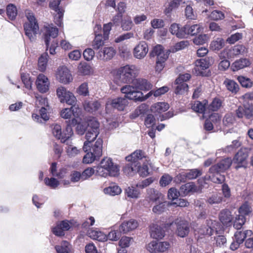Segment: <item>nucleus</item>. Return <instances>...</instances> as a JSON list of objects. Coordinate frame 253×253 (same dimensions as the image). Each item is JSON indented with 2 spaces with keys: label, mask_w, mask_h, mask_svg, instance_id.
Returning a JSON list of instances; mask_svg holds the SVG:
<instances>
[{
  "label": "nucleus",
  "mask_w": 253,
  "mask_h": 253,
  "mask_svg": "<svg viewBox=\"0 0 253 253\" xmlns=\"http://www.w3.org/2000/svg\"><path fill=\"white\" fill-rule=\"evenodd\" d=\"M104 44V41L102 40V35H97L93 42L92 46L94 49H100Z\"/></svg>",
  "instance_id": "nucleus-56"
},
{
  "label": "nucleus",
  "mask_w": 253,
  "mask_h": 253,
  "mask_svg": "<svg viewBox=\"0 0 253 253\" xmlns=\"http://www.w3.org/2000/svg\"><path fill=\"white\" fill-rule=\"evenodd\" d=\"M246 51V48L243 45H237L234 46L233 48L228 49L224 50V51L221 53L220 57H227V58H233L234 56L238 55L244 53Z\"/></svg>",
  "instance_id": "nucleus-15"
},
{
  "label": "nucleus",
  "mask_w": 253,
  "mask_h": 253,
  "mask_svg": "<svg viewBox=\"0 0 253 253\" xmlns=\"http://www.w3.org/2000/svg\"><path fill=\"white\" fill-rule=\"evenodd\" d=\"M250 63L246 58H241L235 61L232 65V68L234 71H238L249 66Z\"/></svg>",
  "instance_id": "nucleus-35"
},
{
  "label": "nucleus",
  "mask_w": 253,
  "mask_h": 253,
  "mask_svg": "<svg viewBox=\"0 0 253 253\" xmlns=\"http://www.w3.org/2000/svg\"><path fill=\"white\" fill-rule=\"evenodd\" d=\"M99 133V123L94 118H90L87 121V127L85 138L86 141L84 142L83 150L85 152L88 151L90 147V143L95 140Z\"/></svg>",
  "instance_id": "nucleus-4"
},
{
  "label": "nucleus",
  "mask_w": 253,
  "mask_h": 253,
  "mask_svg": "<svg viewBox=\"0 0 253 253\" xmlns=\"http://www.w3.org/2000/svg\"><path fill=\"white\" fill-rule=\"evenodd\" d=\"M168 58L157 59L156 62V71L161 72L165 66V62Z\"/></svg>",
  "instance_id": "nucleus-61"
},
{
  "label": "nucleus",
  "mask_w": 253,
  "mask_h": 253,
  "mask_svg": "<svg viewBox=\"0 0 253 253\" xmlns=\"http://www.w3.org/2000/svg\"><path fill=\"white\" fill-rule=\"evenodd\" d=\"M176 226V234L180 237H185L189 232V226L188 223L185 220L177 218L174 221Z\"/></svg>",
  "instance_id": "nucleus-13"
},
{
  "label": "nucleus",
  "mask_w": 253,
  "mask_h": 253,
  "mask_svg": "<svg viewBox=\"0 0 253 253\" xmlns=\"http://www.w3.org/2000/svg\"><path fill=\"white\" fill-rule=\"evenodd\" d=\"M124 172L128 176H131L137 172V165L130 162L124 168Z\"/></svg>",
  "instance_id": "nucleus-44"
},
{
  "label": "nucleus",
  "mask_w": 253,
  "mask_h": 253,
  "mask_svg": "<svg viewBox=\"0 0 253 253\" xmlns=\"http://www.w3.org/2000/svg\"><path fill=\"white\" fill-rule=\"evenodd\" d=\"M223 201V198L221 194L218 193H213L210 196L207 200V202L211 205L218 204Z\"/></svg>",
  "instance_id": "nucleus-41"
},
{
  "label": "nucleus",
  "mask_w": 253,
  "mask_h": 253,
  "mask_svg": "<svg viewBox=\"0 0 253 253\" xmlns=\"http://www.w3.org/2000/svg\"><path fill=\"white\" fill-rule=\"evenodd\" d=\"M186 36L188 35H194L200 33L202 28L199 24H195L190 25L186 24L185 25Z\"/></svg>",
  "instance_id": "nucleus-38"
},
{
  "label": "nucleus",
  "mask_w": 253,
  "mask_h": 253,
  "mask_svg": "<svg viewBox=\"0 0 253 253\" xmlns=\"http://www.w3.org/2000/svg\"><path fill=\"white\" fill-rule=\"evenodd\" d=\"M195 70L197 75H201L203 74L202 70L207 69L209 67L210 62L206 58H202L197 60L195 62Z\"/></svg>",
  "instance_id": "nucleus-22"
},
{
  "label": "nucleus",
  "mask_w": 253,
  "mask_h": 253,
  "mask_svg": "<svg viewBox=\"0 0 253 253\" xmlns=\"http://www.w3.org/2000/svg\"><path fill=\"white\" fill-rule=\"evenodd\" d=\"M172 177L168 173L164 174L160 180V184L164 187L168 185L172 181Z\"/></svg>",
  "instance_id": "nucleus-60"
},
{
  "label": "nucleus",
  "mask_w": 253,
  "mask_h": 253,
  "mask_svg": "<svg viewBox=\"0 0 253 253\" xmlns=\"http://www.w3.org/2000/svg\"><path fill=\"white\" fill-rule=\"evenodd\" d=\"M95 170L96 175L104 177L108 175L116 176L119 174L118 166L114 164L110 158H105L102 160L100 165L96 167Z\"/></svg>",
  "instance_id": "nucleus-2"
},
{
  "label": "nucleus",
  "mask_w": 253,
  "mask_h": 253,
  "mask_svg": "<svg viewBox=\"0 0 253 253\" xmlns=\"http://www.w3.org/2000/svg\"><path fill=\"white\" fill-rule=\"evenodd\" d=\"M48 54L45 52L42 54L39 58L38 60V68L41 72L45 70L47 66Z\"/></svg>",
  "instance_id": "nucleus-42"
},
{
  "label": "nucleus",
  "mask_w": 253,
  "mask_h": 253,
  "mask_svg": "<svg viewBox=\"0 0 253 253\" xmlns=\"http://www.w3.org/2000/svg\"><path fill=\"white\" fill-rule=\"evenodd\" d=\"M169 31L172 35H175L178 38L182 39L186 37L185 26L180 27L179 24L173 23L170 26Z\"/></svg>",
  "instance_id": "nucleus-23"
},
{
  "label": "nucleus",
  "mask_w": 253,
  "mask_h": 253,
  "mask_svg": "<svg viewBox=\"0 0 253 253\" xmlns=\"http://www.w3.org/2000/svg\"><path fill=\"white\" fill-rule=\"evenodd\" d=\"M116 51L112 47H106L100 49L97 52L96 56L100 59L107 61L111 59L115 55Z\"/></svg>",
  "instance_id": "nucleus-17"
},
{
  "label": "nucleus",
  "mask_w": 253,
  "mask_h": 253,
  "mask_svg": "<svg viewBox=\"0 0 253 253\" xmlns=\"http://www.w3.org/2000/svg\"><path fill=\"white\" fill-rule=\"evenodd\" d=\"M44 181L46 185L53 189H56L60 184L59 181L53 177H46Z\"/></svg>",
  "instance_id": "nucleus-50"
},
{
  "label": "nucleus",
  "mask_w": 253,
  "mask_h": 253,
  "mask_svg": "<svg viewBox=\"0 0 253 253\" xmlns=\"http://www.w3.org/2000/svg\"><path fill=\"white\" fill-rule=\"evenodd\" d=\"M219 218L222 224L226 226L231 222L233 218L231 212L227 209H224L220 211Z\"/></svg>",
  "instance_id": "nucleus-26"
},
{
  "label": "nucleus",
  "mask_w": 253,
  "mask_h": 253,
  "mask_svg": "<svg viewBox=\"0 0 253 253\" xmlns=\"http://www.w3.org/2000/svg\"><path fill=\"white\" fill-rule=\"evenodd\" d=\"M169 91V87L167 86H164L163 87H160L157 89L154 90H152L150 92H149L145 96L144 95V98H145V100L150 97L151 96L153 95L155 97L160 96L165 93Z\"/></svg>",
  "instance_id": "nucleus-33"
},
{
  "label": "nucleus",
  "mask_w": 253,
  "mask_h": 253,
  "mask_svg": "<svg viewBox=\"0 0 253 253\" xmlns=\"http://www.w3.org/2000/svg\"><path fill=\"white\" fill-rule=\"evenodd\" d=\"M71 143L70 139H69L68 144H67L68 146L66 148V153L69 157H75L80 153L81 150L71 145Z\"/></svg>",
  "instance_id": "nucleus-45"
},
{
  "label": "nucleus",
  "mask_w": 253,
  "mask_h": 253,
  "mask_svg": "<svg viewBox=\"0 0 253 253\" xmlns=\"http://www.w3.org/2000/svg\"><path fill=\"white\" fill-rule=\"evenodd\" d=\"M121 189L117 185H112L104 189V192L111 196H115L121 193Z\"/></svg>",
  "instance_id": "nucleus-47"
},
{
  "label": "nucleus",
  "mask_w": 253,
  "mask_h": 253,
  "mask_svg": "<svg viewBox=\"0 0 253 253\" xmlns=\"http://www.w3.org/2000/svg\"><path fill=\"white\" fill-rule=\"evenodd\" d=\"M219 227L220 224L218 221L212 219L207 220L206 225L200 229L199 233L201 234L211 236L214 231L217 232Z\"/></svg>",
  "instance_id": "nucleus-11"
},
{
  "label": "nucleus",
  "mask_w": 253,
  "mask_h": 253,
  "mask_svg": "<svg viewBox=\"0 0 253 253\" xmlns=\"http://www.w3.org/2000/svg\"><path fill=\"white\" fill-rule=\"evenodd\" d=\"M89 237L93 240L100 242H105L107 240V235L101 231L95 230H91L88 231Z\"/></svg>",
  "instance_id": "nucleus-29"
},
{
  "label": "nucleus",
  "mask_w": 253,
  "mask_h": 253,
  "mask_svg": "<svg viewBox=\"0 0 253 253\" xmlns=\"http://www.w3.org/2000/svg\"><path fill=\"white\" fill-rule=\"evenodd\" d=\"M239 214L238 215H242V216L246 217V216L249 215L251 213V207L247 203H245L239 209Z\"/></svg>",
  "instance_id": "nucleus-48"
},
{
  "label": "nucleus",
  "mask_w": 253,
  "mask_h": 253,
  "mask_svg": "<svg viewBox=\"0 0 253 253\" xmlns=\"http://www.w3.org/2000/svg\"><path fill=\"white\" fill-rule=\"evenodd\" d=\"M152 56H157V59L168 58L169 54L167 52H165L161 45H157L153 48L151 53Z\"/></svg>",
  "instance_id": "nucleus-31"
},
{
  "label": "nucleus",
  "mask_w": 253,
  "mask_h": 253,
  "mask_svg": "<svg viewBox=\"0 0 253 253\" xmlns=\"http://www.w3.org/2000/svg\"><path fill=\"white\" fill-rule=\"evenodd\" d=\"M118 73L124 83L132 84L138 74V70L134 65H126L120 68Z\"/></svg>",
  "instance_id": "nucleus-7"
},
{
  "label": "nucleus",
  "mask_w": 253,
  "mask_h": 253,
  "mask_svg": "<svg viewBox=\"0 0 253 253\" xmlns=\"http://www.w3.org/2000/svg\"><path fill=\"white\" fill-rule=\"evenodd\" d=\"M68 90L63 86H60L56 89V94L61 102L63 103Z\"/></svg>",
  "instance_id": "nucleus-58"
},
{
  "label": "nucleus",
  "mask_w": 253,
  "mask_h": 253,
  "mask_svg": "<svg viewBox=\"0 0 253 253\" xmlns=\"http://www.w3.org/2000/svg\"><path fill=\"white\" fill-rule=\"evenodd\" d=\"M6 13L10 20L15 19L17 15L16 7L13 4H9L6 7Z\"/></svg>",
  "instance_id": "nucleus-46"
},
{
  "label": "nucleus",
  "mask_w": 253,
  "mask_h": 253,
  "mask_svg": "<svg viewBox=\"0 0 253 253\" xmlns=\"http://www.w3.org/2000/svg\"><path fill=\"white\" fill-rule=\"evenodd\" d=\"M140 194V191L134 186H129L125 189V195L128 198L137 199L139 197Z\"/></svg>",
  "instance_id": "nucleus-39"
},
{
  "label": "nucleus",
  "mask_w": 253,
  "mask_h": 253,
  "mask_svg": "<svg viewBox=\"0 0 253 253\" xmlns=\"http://www.w3.org/2000/svg\"><path fill=\"white\" fill-rule=\"evenodd\" d=\"M57 253H72L71 245L66 241H62L59 245L55 247Z\"/></svg>",
  "instance_id": "nucleus-30"
},
{
  "label": "nucleus",
  "mask_w": 253,
  "mask_h": 253,
  "mask_svg": "<svg viewBox=\"0 0 253 253\" xmlns=\"http://www.w3.org/2000/svg\"><path fill=\"white\" fill-rule=\"evenodd\" d=\"M177 86L175 89V93L177 94H182L186 92L188 88V84L186 83L179 82L176 83Z\"/></svg>",
  "instance_id": "nucleus-51"
},
{
  "label": "nucleus",
  "mask_w": 253,
  "mask_h": 253,
  "mask_svg": "<svg viewBox=\"0 0 253 253\" xmlns=\"http://www.w3.org/2000/svg\"><path fill=\"white\" fill-rule=\"evenodd\" d=\"M51 128L52 133L55 138L60 140L62 143L68 144L69 139L73 134V129L70 125H67L65 130L63 131L61 126L57 124L52 125Z\"/></svg>",
  "instance_id": "nucleus-6"
},
{
  "label": "nucleus",
  "mask_w": 253,
  "mask_h": 253,
  "mask_svg": "<svg viewBox=\"0 0 253 253\" xmlns=\"http://www.w3.org/2000/svg\"><path fill=\"white\" fill-rule=\"evenodd\" d=\"M183 0H172L169 4L168 6L166 8L165 13L166 15L170 14L172 11L177 8L180 5L184 3Z\"/></svg>",
  "instance_id": "nucleus-37"
},
{
  "label": "nucleus",
  "mask_w": 253,
  "mask_h": 253,
  "mask_svg": "<svg viewBox=\"0 0 253 253\" xmlns=\"http://www.w3.org/2000/svg\"><path fill=\"white\" fill-rule=\"evenodd\" d=\"M167 206V202H161L158 205L154 206L152 211L155 213L161 214L166 210Z\"/></svg>",
  "instance_id": "nucleus-62"
},
{
  "label": "nucleus",
  "mask_w": 253,
  "mask_h": 253,
  "mask_svg": "<svg viewBox=\"0 0 253 253\" xmlns=\"http://www.w3.org/2000/svg\"><path fill=\"white\" fill-rule=\"evenodd\" d=\"M151 236L156 239H161L165 235V231L157 224H153L150 227Z\"/></svg>",
  "instance_id": "nucleus-24"
},
{
  "label": "nucleus",
  "mask_w": 253,
  "mask_h": 253,
  "mask_svg": "<svg viewBox=\"0 0 253 253\" xmlns=\"http://www.w3.org/2000/svg\"><path fill=\"white\" fill-rule=\"evenodd\" d=\"M122 93L125 94V98L135 101H143L145 100L144 95L141 91L136 90L135 87L133 85H125L121 88Z\"/></svg>",
  "instance_id": "nucleus-8"
},
{
  "label": "nucleus",
  "mask_w": 253,
  "mask_h": 253,
  "mask_svg": "<svg viewBox=\"0 0 253 253\" xmlns=\"http://www.w3.org/2000/svg\"><path fill=\"white\" fill-rule=\"evenodd\" d=\"M76 98L72 92L68 91L63 103L65 102L69 105H74L76 103Z\"/></svg>",
  "instance_id": "nucleus-64"
},
{
  "label": "nucleus",
  "mask_w": 253,
  "mask_h": 253,
  "mask_svg": "<svg viewBox=\"0 0 253 253\" xmlns=\"http://www.w3.org/2000/svg\"><path fill=\"white\" fill-rule=\"evenodd\" d=\"M238 80L241 85L245 87H250L252 86L253 83L250 79L244 76H239Z\"/></svg>",
  "instance_id": "nucleus-63"
},
{
  "label": "nucleus",
  "mask_w": 253,
  "mask_h": 253,
  "mask_svg": "<svg viewBox=\"0 0 253 253\" xmlns=\"http://www.w3.org/2000/svg\"><path fill=\"white\" fill-rule=\"evenodd\" d=\"M231 158H225L217 164L211 167L209 169V178L213 182L216 183H222L225 180L224 175L220 174L221 172L228 169L232 163Z\"/></svg>",
  "instance_id": "nucleus-1"
},
{
  "label": "nucleus",
  "mask_w": 253,
  "mask_h": 253,
  "mask_svg": "<svg viewBox=\"0 0 253 253\" xmlns=\"http://www.w3.org/2000/svg\"><path fill=\"white\" fill-rule=\"evenodd\" d=\"M221 100L217 98L213 99L212 102L208 106V109L210 111H216L221 106Z\"/></svg>",
  "instance_id": "nucleus-52"
},
{
  "label": "nucleus",
  "mask_w": 253,
  "mask_h": 253,
  "mask_svg": "<svg viewBox=\"0 0 253 253\" xmlns=\"http://www.w3.org/2000/svg\"><path fill=\"white\" fill-rule=\"evenodd\" d=\"M138 226V222L133 219L124 221L119 226V230L123 234H126L136 229Z\"/></svg>",
  "instance_id": "nucleus-20"
},
{
  "label": "nucleus",
  "mask_w": 253,
  "mask_h": 253,
  "mask_svg": "<svg viewBox=\"0 0 253 253\" xmlns=\"http://www.w3.org/2000/svg\"><path fill=\"white\" fill-rule=\"evenodd\" d=\"M58 28L52 24L44 26L43 40L46 49L49 48L50 54L52 55L55 53V49L58 46L55 38L58 36Z\"/></svg>",
  "instance_id": "nucleus-3"
},
{
  "label": "nucleus",
  "mask_w": 253,
  "mask_h": 253,
  "mask_svg": "<svg viewBox=\"0 0 253 253\" xmlns=\"http://www.w3.org/2000/svg\"><path fill=\"white\" fill-rule=\"evenodd\" d=\"M169 108V105L166 102H157L151 107L152 112L156 114H161L167 111Z\"/></svg>",
  "instance_id": "nucleus-25"
},
{
  "label": "nucleus",
  "mask_w": 253,
  "mask_h": 253,
  "mask_svg": "<svg viewBox=\"0 0 253 253\" xmlns=\"http://www.w3.org/2000/svg\"><path fill=\"white\" fill-rule=\"evenodd\" d=\"M211 240L213 246L219 247L223 246L227 242L226 238L222 235H218L213 238L211 237Z\"/></svg>",
  "instance_id": "nucleus-43"
},
{
  "label": "nucleus",
  "mask_w": 253,
  "mask_h": 253,
  "mask_svg": "<svg viewBox=\"0 0 253 253\" xmlns=\"http://www.w3.org/2000/svg\"><path fill=\"white\" fill-rule=\"evenodd\" d=\"M253 232L250 230H237L234 234L235 240L242 244L245 239L252 236Z\"/></svg>",
  "instance_id": "nucleus-28"
},
{
  "label": "nucleus",
  "mask_w": 253,
  "mask_h": 253,
  "mask_svg": "<svg viewBox=\"0 0 253 253\" xmlns=\"http://www.w3.org/2000/svg\"><path fill=\"white\" fill-rule=\"evenodd\" d=\"M246 220V218L245 217L242 216V215H238L236 217L234 222V227L238 230H240L245 224Z\"/></svg>",
  "instance_id": "nucleus-53"
},
{
  "label": "nucleus",
  "mask_w": 253,
  "mask_h": 253,
  "mask_svg": "<svg viewBox=\"0 0 253 253\" xmlns=\"http://www.w3.org/2000/svg\"><path fill=\"white\" fill-rule=\"evenodd\" d=\"M236 114L239 118L245 117L247 119H250L253 116V107L250 105L239 106L236 110Z\"/></svg>",
  "instance_id": "nucleus-18"
},
{
  "label": "nucleus",
  "mask_w": 253,
  "mask_h": 253,
  "mask_svg": "<svg viewBox=\"0 0 253 253\" xmlns=\"http://www.w3.org/2000/svg\"><path fill=\"white\" fill-rule=\"evenodd\" d=\"M128 102L127 99L125 97H117L113 99H109L106 103V108L111 106L119 111H123L128 105Z\"/></svg>",
  "instance_id": "nucleus-14"
},
{
  "label": "nucleus",
  "mask_w": 253,
  "mask_h": 253,
  "mask_svg": "<svg viewBox=\"0 0 253 253\" xmlns=\"http://www.w3.org/2000/svg\"><path fill=\"white\" fill-rule=\"evenodd\" d=\"M211 47L213 50H219L224 45V41L221 38H218L212 41L211 43Z\"/></svg>",
  "instance_id": "nucleus-55"
},
{
  "label": "nucleus",
  "mask_w": 253,
  "mask_h": 253,
  "mask_svg": "<svg viewBox=\"0 0 253 253\" xmlns=\"http://www.w3.org/2000/svg\"><path fill=\"white\" fill-rule=\"evenodd\" d=\"M25 15L28 20L24 25L25 35L31 42H33L36 40V35L39 32V25L32 12L26 10Z\"/></svg>",
  "instance_id": "nucleus-5"
},
{
  "label": "nucleus",
  "mask_w": 253,
  "mask_h": 253,
  "mask_svg": "<svg viewBox=\"0 0 253 253\" xmlns=\"http://www.w3.org/2000/svg\"><path fill=\"white\" fill-rule=\"evenodd\" d=\"M192 108L196 112L205 114V111H206V103L203 104L199 101H195L192 106Z\"/></svg>",
  "instance_id": "nucleus-49"
},
{
  "label": "nucleus",
  "mask_w": 253,
  "mask_h": 253,
  "mask_svg": "<svg viewBox=\"0 0 253 253\" xmlns=\"http://www.w3.org/2000/svg\"><path fill=\"white\" fill-rule=\"evenodd\" d=\"M137 165V172L139 174L143 177L146 176L149 174L148 166L144 164L142 166H140V164Z\"/></svg>",
  "instance_id": "nucleus-59"
},
{
  "label": "nucleus",
  "mask_w": 253,
  "mask_h": 253,
  "mask_svg": "<svg viewBox=\"0 0 253 253\" xmlns=\"http://www.w3.org/2000/svg\"><path fill=\"white\" fill-rule=\"evenodd\" d=\"M188 180L195 179L202 175L201 170L198 169H192L186 171Z\"/></svg>",
  "instance_id": "nucleus-54"
},
{
  "label": "nucleus",
  "mask_w": 253,
  "mask_h": 253,
  "mask_svg": "<svg viewBox=\"0 0 253 253\" xmlns=\"http://www.w3.org/2000/svg\"><path fill=\"white\" fill-rule=\"evenodd\" d=\"M49 82L48 78L43 74L38 75L36 80V85L38 90L42 93H45L49 89Z\"/></svg>",
  "instance_id": "nucleus-16"
},
{
  "label": "nucleus",
  "mask_w": 253,
  "mask_h": 253,
  "mask_svg": "<svg viewBox=\"0 0 253 253\" xmlns=\"http://www.w3.org/2000/svg\"><path fill=\"white\" fill-rule=\"evenodd\" d=\"M248 151L246 148H241L239 150L232 160L233 163L236 164L235 169H238L241 168H246L248 165Z\"/></svg>",
  "instance_id": "nucleus-9"
},
{
  "label": "nucleus",
  "mask_w": 253,
  "mask_h": 253,
  "mask_svg": "<svg viewBox=\"0 0 253 253\" xmlns=\"http://www.w3.org/2000/svg\"><path fill=\"white\" fill-rule=\"evenodd\" d=\"M197 187L193 182H188L182 185L180 187V191L184 195H187L190 192H195Z\"/></svg>",
  "instance_id": "nucleus-40"
},
{
  "label": "nucleus",
  "mask_w": 253,
  "mask_h": 253,
  "mask_svg": "<svg viewBox=\"0 0 253 253\" xmlns=\"http://www.w3.org/2000/svg\"><path fill=\"white\" fill-rule=\"evenodd\" d=\"M79 71L83 75H89L91 72V67L86 63H81L79 66Z\"/></svg>",
  "instance_id": "nucleus-57"
},
{
  "label": "nucleus",
  "mask_w": 253,
  "mask_h": 253,
  "mask_svg": "<svg viewBox=\"0 0 253 253\" xmlns=\"http://www.w3.org/2000/svg\"><path fill=\"white\" fill-rule=\"evenodd\" d=\"M102 139L98 138L91 148L90 147L88 148V151L89 150L96 157L99 158L102 154Z\"/></svg>",
  "instance_id": "nucleus-27"
},
{
  "label": "nucleus",
  "mask_w": 253,
  "mask_h": 253,
  "mask_svg": "<svg viewBox=\"0 0 253 253\" xmlns=\"http://www.w3.org/2000/svg\"><path fill=\"white\" fill-rule=\"evenodd\" d=\"M223 84L226 86L228 90L231 91L232 93H236L239 90L238 84L233 80L226 79Z\"/></svg>",
  "instance_id": "nucleus-36"
},
{
  "label": "nucleus",
  "mask_w": 253,
  "mask_h": 253,
  "mask_svg": "<svg viewBox=\"0 0 253 253\" xmlns=\"http://www.w3.org/2000/svg\"><path fill=\"white\" fill-rule=\"evenodd\" d=\"M144 157V153L141 150H136L132 153L130 155L126 157V160L128 161L135 163V164H139L138 162V160H141Z\"/></svg>",
  "instance_id": "nucleus-34"
},
{
  "label": "nucleus",
  "mask_w": 253,
  "mask_h": 253,
  "mask_svg": "<svg viewBox=\"0 0 253 253\" xmlns=\"http://www.w3.org/2000/svg\"><path fill=\"white\" fill-rule=\"evenodd\" d=\"M100 105V103L97 101H85L84 104L85 110L91 113L98 110Z\"/></svg>",
  "instance_id": "nucleus-32"
},
{
  "label": "nucleus",
  "mask_w": 253,
  "mask_h": 253,
  "mask_svg": "<svg viewBox=\"0 0 253 253\" xmlns=\"http://www.w3.org/2000/svg\"><path fill=\"white\" fill-rule=\"evenodd\" d=\"M137 89L149 90L152 87V84L147 80L142 78L135 79L132 83Z\"/></svg>",
  "instance_id": "nucleus-21"
},
{
  "label": "nucleus",
  "mask_w": 253,
  "mask_h": 253,
  "mask_svg": "<svg viewBox=\"0 0 253 253\" xmlns=\"http://www.w3.org/2000/svg\"><path fill=\"white\" fill-rule=\"evenodd\" d=\"M148 51L147 44L145 42H140L133 49L134 56L137 59H142Z\"/></svg>",
  "instance_id": "nucleus-19"
},
{
  "label": "nucleus",
  "mask_w": 253,
  "mask_h": 253,
  "mask_svg": "<svg viewBox=\"0 0 253 253\" xmlns=\"http://www.w3.org/2000/svg\"><path fill=\"white\" fill-rule=\"evenodd\" d=\"M169 246V243L167 242L153 241L147 245V249L152 253H161L166 251Z\"/></svg>",
  "instance_id": "nucleus-10"
},
{
  "label": "nucleus",
  "mask_w": 253,
  "mask_h": 253,
  "mask_svg": "<svg viewBox=\"0 0 253 253\" xmlns=\"http://www.w3.org/2000/svg\"><path fill=\"white\" fill-rule=\"evenodd\" d=\"M56 78L60 83L64 84H69L73 80L70 71L65 66L59 67L58 68Z\"/></svg>",
  "instance_id": "nucleus-12"
}]
</instances>
